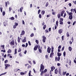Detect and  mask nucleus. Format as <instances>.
<instances>
[{"label":"nucleus","mask_w":76,"mask_h":76,"mask_svg":"<svg viewBox=\"0 0 76 76\" xmlns=\"http://www.w3.org/2000/svg\"><path fill=\"white\" fill-rule=\"evenodd\" d=\"M44 69H45L44 66V65H43L42 64H41L40 65V72H41V71H44Z\"/></svg>","instance_id":"obj_1"},{"label":"nucleus","mask_w":76,"mask_h":76,"mask_svg":"<svg viewBox=\"0 0 76 76\" xmlns=\"http://www.w3.org/2000/svg\"><path fill=\"white\" fill-rule=\"evenodd\" d=\"M60 60V57L58 56V57H56L55 58V60L56 61H59Z\"/></svg>","instance_id":"obj_2"},{"label":"nucleus","mask_w":76,"mask_h":76,"mask_svg":"<svg viewBox=\"0 0 76 76\" xmlns=\"http://www.w3.org/2000/svg\"><path fill=\"white\" fill-rule=\"evenodd\" d=\"M42 41L43 42H45L46 41V38L45 37V36H43L42 37Z\"/></svg>","instance_id":"obj_3"},{"label":"nucleus","mask_w":76,"mask_h":76,"mask_svg":"<svg viewBox=\"0 0 76 76\" xmlns=\"http://www.w3.org/2000/svg\"><path fill=\"white\" fill-rule=\"evenodd\" d=\"M18 25V23H16V22H15V25L13 26V28L14 29H15Z\"/></svg>","instance_id":"obj_4"},{"label":"nucleus","mask_w":76,"mask_h":76,"mask_svg":"<svg viewBox=\"0 0 76 76\" xmlns=\"http://www.w3.org/2000/svg\"><path fill=\"white\" fill-rule=\"evenodd\" d=\"M50 69H51V70H50V72L51 73V71L53 72V70H54V69H56V68H55V67L53 66H51L50 68Z\"/></svg>","instance_id":"obj_5"},{"label":"nucleus","mask_w":76,"mask_h":76,"mask_svg":"<svg viewBox=\"0 0 76 76\" xmlns=\"http://www.w3.org/2000/svg\"><path fill=\"white\" fill-rule=\"evenodd\" d=\"M47 51L48 53H51V48L50 47H48V48Z\"/></svg>","instance_id":"obj_6"},{"label":"nucleus","mask_w":76,"mask_h":76,"mask_svg":"<svg viewBox=\"0 0 76 76\" xmlns=\"http://www.w3.org/2000/svg\"><path fill=\"white\" fill-rule=\"evenodd\" d=\"M5 69H7L8 67H9V66H10V65L9 64H5Z\"/></svg>","instance_id":"obj_7"},{"label":"nucleus","mask_w":76,"mask_h":76,"mask_svg":"<svg viewBox=\"0 0 76 76\" xmlns=\"http://www.w3.org/2000/svg\"><path fill=\"white\" fill-rule=\"evenodd\" d=\"M10 45H15V42H14V40H13L10 42Z\"/></svg>","instance_id":"obj_8"},{"label":"nucleus","mask_w":76,"mask_h":76,"mask_svg":"<svg viewBox=\"0 0 76 76\" xmlns=\"http://www.w3.org/2000/svg\"><path fill=\"white\" fill-rule=\"evenodd\" d=\"M64 12H65L64 10H63L61 12V17H63V14L64 13Z\"/></svg>","instance_id":"obj_9"},{"label":"nucleus","mask_w":76,"mask_h":76,"mask_svg":"<svg viewBox=\"0 0 76 76\" xmlns=\"http://www.w3.org/2000/svg\"><path fill=\"white\" fill-rule=\"evenodd\" d=\"M25 31H24V30H23L22 31L21 34H20V35H25Z\"/></svg>","instance_id":"obj_10"},{"label":"nucleus","mask_w":76,"mask_h":76,"mask_svg":"<svg viewBox=\"0 0 76 76\" xmlns=\"http://www.w3.org/2000/svg\"><path fill=\"white\" fill-rule=\"evenodd\" d=\"M63 32V30H62V29H60L58 30V32L59 34H61V33H62V32Z\"/></svg>","instance_id":"obj_11"},{"label":"nucleus","mask_w":76,"mask_h":76,"mask_svg":"<svg viewBox=\"0 0 76 76\" xmlns=\"http://www.w3.org/2000/svg\"><path fill=\"white\" fill-rule=\"evenodd\" d=\"M38 45H37L36 46H35L34 49V51H36V50H37V49L38 48Z\"/></svg>","instance_id":"obj_12"},{"label":"nucleus","mask_w":76,"mask_h":76,"mask_svg":"<svg viewBox=\"0 0 76 76\" xmlns=\"http://www.w3.org/2000/svg\"><path fill=\"white\" fill-rule=\"evenodd\" d=\"M69 19H70V20H72V19H73V15H69Z\"/></svg>","instance_id":"obj_13"},{"label":"nucleus","mask_w":76,"mask_h":76,"mask_svg":"<svg viewBox=\"0 0 76 76\" xmlns=\"http://www.w3.org/2000/svg\"><path fill=\"white\" fill-rule=\"evenodd\" d=\"M45 12L44 10L42 11V12H41V14L42 15H44L45 14Z\"/></svg>","instance_id":"obj_14"},{"label":"nucleus","mask_w":76,"mask_h":76,"mask_svg":"<svg viewBox=\"0 0 76 76\" xmlns=\"http://www.w3.org/2000/svg\"><path fill=\"white\" fill-rule=\"evenodd\" d=\"M58 73V70H57V69H56L55 70V73L56 74V75H57V73Z\"/></svg>","instance_id":"obj_15"},{"label":"nucleus","mask_w":76,"mask_h":76,"mask_svg":"<svg viewBox=\"0 0 76 76\" xmlns=\"http://www.w3.org/2000/svg\"><path fill=\"white\" fill-rule=\"evenodd\" d=\"M57 55H58V57H60V56H61V53L58 52L57 53Z\"/></svg>","instance_id":"obj_16"},{"label":"nucleus","mask_w":76,"mask_h":76,"mask_svg":"<svg viewBox=\"0 0 76 76\" xmlns=\"http://www.w3.org/2000/svg\"><path fill=\"white\" fill-rule=\"evenodd\" d=\"M9 19L12 20H15V18L13 17H12L10 18Z\"/></svg>","instance_id":"obj_17"},{"label":"nucleus","mask_w":76,"mask_h":76,"mask_svg":"<svg viewBox=\"0 0 76 76\" xmlns=\"http://www.w3.org/2000/svg\"><path fill=\"white\" fill-rule=\"evenodd\" d=\"M69 51H71L72 50V47L70 46H69Z\"/></svg>","instance_id":"obj_18"},{"label":"nucleus","mask_w":76,"mask_h":76,"mask_svg":"<svg viewBox=\"0 0 76 76\" xmlns=\"http://www.w3.org/2000/svg\"><path fill=\"white\" fill-rule=\"evenodd\" d=\"M22 42H26V37H24V39L23 40Z\"/></svg>","instance_id":"obj_19"},{"label":"nucleus","mask_w":76,"mask_h":76,"mask_svg":"<svg viewBox=\"0 0 76 76\" xmlns=\"http://www.w3.org/2000/svg\"><path fill=\"white\" fill-rule=\"evenodd\" d=\"M12 52V50L10 49H9L8 51H7V53L9 54L10 53H11Z\"/></svg>","instance_id":"obj_20"},{"label":"nucleus","mask_w":76,"mask_h":76,"mask_svg":"<svg viewBox=\"0 0 76 76\" xmlns=\"http://www.w3.org/2000/svg\"><path fill=\"white\" fill-rule=\"evenodd\" d=\"M53 54H54V53H51L50 54V57H53Z\"/></svg>","instance_id":"obj_21"},{"label":"nucleus","mask_w":76,"mask_h":76,"mask_svg":"<svg viewBox=\"0 0 76 76\" xmlns=\"http://www.w3.org/2000/svg\"><path fill=\"white\" fill-rule=\"evenodd\" d=\"M18 42H20V37H18Z\"/></svg>","instance_id":"obj_22"},{"label":"nucleus","mask_w":76,"mask_h":76,"mask_svg":"<svg viewBox=\"0 0 76 76\" xmlns=\"http://www.w3.org/2000/svg\"><path fill=\"white\" fill-rule=\"evenodd\" d=\"M23 7H21L20 9V11L21 13H22V10H23Z\"/></svg>","instance_id":"obj_23"},{"label":"nucleus","mask_w":76,"mask_h":76,"mask_svg":"<svg viewBox=\"0 0 76 76\" xmlns=\"http://www.w3.org/2000/svg\"><path fill=\"white\" fill-rule=\"evenodd\" d=\"M57 17L59 19H60V17H61V15H60V14L59 13L57 15Z\"/></svg>","instance_id":"obj_24"},{"label":"nucleus","mask_w":76,"mask_h":76,"mask_svg":"<svg viewBox=\"0 0 76 76\" xmlns=\"http://www.w3.org/2000/svg\"><path fill=\"white\" fill-rule=\"evenodd\" d=\"M59 24L60 25H63V22L61 21V20H60L59 21Z\"/></svg>","instance_id":"obj_25"},{"label":"nucleus","mask_w":76,"mask_h":76,"mask_svg":"<svg viewBox=\"0 0 76 76\" xmlns=\"http://www.w3.org/2000/svg\"><path fill=\"white\" fill-rule=\"evenodd\" d=\"M66 36L67 37H70V35H69V32H68L66 33Z\"/></svg>","instance_id":"obj_26"},{"label":"nucleus","mask_w":76,"mask_h":76,"mask_svg":"<svg viewBox=\"0 0 76 76\" xmlns=\"http://www.w3.org/2000/svg\"><path fill=\"white\" fill-rule=\"evenodd\" d=\"M46 27H47V26L46 25H45L43 27V29H44V30H45V28H46Z\"/></svg>","instance_id":"obj_27"},{"label":"nucleus","mask_w":76,"mask_h":76,"mask_svg":"<svg viewBox=\"0 0 76 76\" xmlns=\"http://www.w3.org/2000/svg\"><path fill=\"white\" fill-rule=\"evenodd\" d=\"M48 5H49V3H48V2H46V4H45V7H47L48 6Z\"/></svg>","instance_id":"obj_28"},{"label":"nucleus","mask_w":76,"mask_h":76,"mask_svg":"<svg viewBox=\"0 0 76 76\" xmlns=\"http://www.w3.org/2000/svg\"><path fill=\"white\" fill-rule=\"evenodd\" d=\"M17 54V49H15V53L14 54Z\"/></svg>","instance_id":"obj_29"},{"label":"nucleus","mask_w":76,"mask_h":76,"mask_svg":"<svg viewBox=\"0 0 76 76\" xmlns=\"http://www.w3.org/2000/svg\"><path fill=\"white\" fill-rule=\"evenodd\" d=\"M7 23H6V22H4L3 24L4 25V26H6V25H7Z\"/></svg>","instance_id":"obj_30"},{"label":"nucleus","mask_w":76,"mask_h":76,"mask_svg":"<svg viewBox=\"0 0 76 76\" xmlns=\"http://www.w3.org/2000/svg\"><path fill=\"white\" fill-rule=\"evenodd\" d=\"M56 24L57 26H58V21H56Z\"/></svg>","instance_id":"obj_31"},{"label":"nucleus","mask_w":76,"mask_h":76,"mask_svg":"<svg viewBox=\"0 0 76 76\" xmlns=\"http://www.w3.org/2000/svg\"><path fill=\"white\" fill-rule=\"evenodd\" d=\"M44 71H42L41 72V73L40 74V75H41V76H42V75H43V74H44V72H43Z\"/></svg>","instance_id":"obj_32"},{"label":"nucleus","mask_w":76,"mask_h":76,"mask_svg":"<svg viewBox=\"0 0 76 76\" xmlns=\"http://www.w3.org/2000/svg\"><path fill=\"white\" fill-rule=\"evenodd\" d=\"M22 51V49L20 48H19V50H18V52L19 53V52H21Z\"/></svg>","instance_id":"obj_33"},{"label":"nucleus","mask_w":76,"mask_h":76,"mask_svg":"<svg viewBox=\"0 0 76 76\" xmlns=\"http://www.w3.org/2000/svg\"><path fill=\"white\" fill-rule=\"evenodd\" d=\"M1 47L2 48V49H4V45H1Z\"/></svg>","instance_id":"obj_34"},{"label":"nucleus","mask_w":76,"mask_h":76,"mask_svg":"<svg viewBox=\"0 0 76 76\" xmlns=\"http://www.w3.org/2000/svg\"><path fill=\"white\" fill-rule=\"evenodd\" d=\"M66 73H67V71H66L65 72H64L63 73V75H65L66 74Z\"/></svg>","instance_id":"obj_35"},{"label":"nucleus","mask_w":76,"mask_h":76,"mask_svg":"<svg viewBox=\"0 0 76 76\" xmlns=\"http://www.w3.org/2000/svg\"><path fill=\"white\" fill-rule=\"evenodd\" d=\"M6 14V12H5V11H4L2 12V15L3 16H4Z\"/></svg>","instance_id":"obj_36"},{"label":"nucleus","mask_w":76,"mask_h":76,"mask_svg":"<svg viewBox=\"0 0 76 76\" xmlns=\"http://www.w3.org/2000/svg\"><path fill=\"white\" fill-rule=\"evenodd\" d=\"M34 36V33H32L30 35L31 37H33Z\"/></svg>","instance_id":"obj_37"},{"label":"nucleus","mask_w":76,"mask_h":76,"mask_svg":"<svg viewBox=\"0 0 76 76\" xmlns=\"http://www.w3.org/2000/svg\"><path fill=\"white\" fill-rule=\"evenodd\" d=\"M72 14H73V13L71 12H69V16H70L71 15H72Z\"/></svg>","instance_id":"obj_38"},{"label":"nucleus","mask_w":76,"mask_h":76,"mask_svg":"<svg viewBox=\"0 0 76 76\" xmlns=\"http://www.w3.org/2000/svg\"><path fill=\"white\" fill-rule=\"evenodd\" d=\"M59 74L61 75V69H59L58 71Z\"/></svg>","instance_id":"obj_39"},{"label":"nucleus","mask_w":76,"mask_h":76,"mask_svg":"<svg viewBox=\"0 0 76 76\" xmlns=\"http://www.w3.org/2000/svg\"><path fill=\"white\" fill-rule=\"evenodd\" d=\"M35 42L36 43H37V44H38L39 43V42H38V40H35Z\"/></svg>","instance_id":"obj_40"},{"label":"nucleus","mask_w":76,"mask_h":76,"mask_svg":"<svg viewBox=\"0 0 76 76\" xmlns=\"http://www.w3.org/2000/svg\"><path fill=\"white\" fill-rule=\"evenodd\" d=\"M1 52H3V53H6V50H1Z\"/></svg>","instance_id":"obj_41"},{"label":"nucleus","mask_w":76,"mask_h":76,"mask_svg":"<svg viewBox=\"0 0 76 76\" xmlns=\"http://www.w3.org/2000/svg\"><path fill=\"white\" fill-rule=\"evenodd\" d=\"M39 51L40 53H42V50H41V49L40 48L39 49Z\"/></svg>","instance_id":"obj_42"},{"label":"nucleus","mask_w":76,"mask_h":76,"mask_svg":"<svg viewBox=\"0 0 76 76\" xmlns=\"http://www.w3.org/2000/svg\"><path fill=\"white\" fill-rule=\"evenodd\" d=\"M20 75H25V73L21 72L20 73Z\"/></svg>","instance_id":"obj_43"},{"label":"nucleus","mask_w":76,"mask_h":76,"mask_svg":"<svg viewBox=\"0 0 76 76\" xmlns=\"http://www.w3.org/2000/svg\"><path fill=\"white\" fill-rule=\"evenodd\" d=\"M31 71L30 70L29 71V72L28 73V76L31 75Z\"/></svg>","instance_id":"obj_44"},{"label":"nucleus","mask_w":76,"mask_h":76,"mask_svg":"<svg viewBox=\"0 0 76 76\" xmlns=\"http://www.w3.org/2000/svg\"><path fill=\"white\" fill-rule=\"evenodd\" d=\"M45 57L46 59H48V55H46L45 56Z\"/></svg>","instance_id":"obj_45"},{"label":"nucleus","mask_w":76,"mask_h":76,"mask_svg":"<svg viewBox=\"0 0 76 76\" xmlns=\"http://www.w3.org/2000/svg\"><path fill=\"white\" fill-rule=\"evenodd\" d=\"M45 32H46V33H48L49 32L48 31V29H46L45 30Z\"/></svg>","instance_id":"obj_46"},{"label":"nucleus","mask_w":76,"mask_h":76,"mask_svg":"<svg viewBox=\"0 0 76 76\" xmlns=\"http://www.w3.org/2000/svg\"><path fill=\"white\" fill-rule=\"evenodd\" d=\"M0 10H1V12H3V8L1 7L0 8Z\"/></svg>","instance_id":"obj_47"},{"label":"nucleus","mask_w":76,"mask_h":76,"mask_svg":"<svg viewBox=\"0 0 76 76\" xmlns=\"http://www.w3.org/2000/svg\"><path fill=\"white\" fill-rule=\"evenodd\" d=\"M39 18H42V16L41 15V14H39Z\"/></svg>","instance_id":"obj_48"},{"label":"nucleus","mask_w":76,"mask_h":76,"mask_svg":"<svg viewBox=\"0 0 76 76\" xmlns=\"http://www.w3.org/2000/svg\"><path fill=\"white\" fill-rule=\"evenodd\" d=\"M47 72V69H45L43 71L45 73Z\"/></svg>","instance_id":"obj_49"},{"label":"nucleus","mask_w":76,"mask_h":76,"mask_svg":"<svg viewBox=\"0 0 76 76\" xmlns=\"http://www.w3.org/2000/svg\"><path fill=\"white\" fill-rule=\"evenodd\" d=\"M5 4L6 7H7V2H5Z\"/></svg>","instance_id":"obj_50"},{"label":"nucleus","mask_w":76,"mask_h":76,"mask_svg":"<svg viewBox=\"0 0 76 76\" xmlns=\"http://www.w3.org/2000/svg\"><path fill=\"white\" fill-rule=\"evenodd\" d=\"M74 9H72L71 10V12H74Z\"/></svg>","instance_id":"obj_51"},{"label":"nucleus","mask_w":76,"mask_h":76,"mask_svg":"<svg viewBox=\"0 0 76 76\" xmlns=\"http://www.w3.org/2000/svg\"><path fill=\"white\" fill-rule=\"evenodd\" d=\"M61 39H62V40L63 41L64 40V36H62L61 37Z\"/></svg>","instance_id":"obj_52"},{"label":"nucleus","mask_w":76,"mask_h":76,"mask_svg":"<svg viewBox=\"0 0 76 76\" xmlns=\"http://www.w3.org/2000/svg\"><path fill=\"white\" fill-rule=\"evenodd\" d=\"M19 56H20V57H22V53L21 52L19 54Z\"/></svg>","instance_id":"obj_53"},{"label":"nucleus","mask_w":76,"mask_h":76,"mask_svg":"<svg viewBox=\"0 0 76 76\" xmlns=\"http://www.w3.org/2000/svg\"><path fill=\"white\" fill-rule=\"evenodd\" d=\"M28 45H30V46L31 45V42H30V41H28Z\"/></svg>","instance_id":"obj_54"},{"label":"nucleus","mask_w":76,"mask_h":76,"mask_svg":"<svg viewBox=\"0 0 76 76\" xmlns=\"http://www.w3.org/2000/svg\"><path fill=\"white\" fill-rule=\"evenodd\" d=\"M63 56H66V52L65 51H64L63 53Z\"/></svg>","instance_id":"obj_55"},{"label":"nucleus","mask_w":76,"mask_h":76,"mask_svg":"<svg viewBox=\"0 0 76 76\" xmlns=\"http://www.w3.org/2000/svg\"><path fill=\"white\" fill-rule=\"evenodd\" d=\"M61 48V45H60L58 47V49H60Z\"/></svg>","instance_id":"obj_56"},{"label":"nucleus","mask_w":76,"mask_h":76,"mask_svg":"<svg viewBox=\"0 0 76 76\" xmlns=\"http://www.w3.org/2000/svg\"><path fill=\"white\" fill-rule=\"evenodd\" d=\"M64 46L62 48L61 51H64Z\"/></svg>","instance_id":"obj_57"},{"label":"nucleus","mask_w":76,"mask_h":76,"mask_svg":"<svg viewBox=\"0 0 76 76\" xmlns=\"http://www.w3.org/2000/svg\"><path fill=\"white\" fill-rule=\"evenodd\" d=\"M8 62V61L7 60H6L4 61L5 63H7Z\"/></svg>","instance_id":"obj_58"},{"label":"nucleus","mask_w":76,"mask_h":76,"mask_svg":"<svg viewBox=\"0 0 76 76\" xmlns=\"http://www.w3.org/2000/svg\"><path fill=\"white\" fill-rule=\"evenodd\" d=\"M41 12V10H39L38 11V14H39V13Z\"/></svg>","instance_id":"obj_59"},{"label":"nucleus","mask_w":76,"mask_h":76,"mask_svg":"<svg viewBox=\"0 0 76 76\" xmlns=\"http://www.w3.org/2000/svg\"><path fill=\"white\" fill-rule=\"evenodd\" d=\"M65 16H66V13H64L63 17L64 18H65Z\"/></svg>","instance_id":"obj_60"},{"label":"nucleus","mask_w":76,"mask_h":76,"mask_svg":"<svg viewBox=\"0 0 76 76\" xmlns=\"http://www.w3.org/2000/svg\"><path fill=\"white\" fill-rule=\"evenodd\" d=\"M9 11H11V10H12V8H11V7H10L9 8Z\"/></svg>","instance_id":"obj_61"},{"label":"nucleus","mask_w":76,"mask_h":76,"mask_svg":"<svg viewBox=\"0 0 76 76\" xmlns=\"http://www.w3.org/2000/svg\"><path fill=\"white\" fill-rule=\"evenodd\" d=\"M50 16H51L50 15H47L46 16L48 18H49V17H50Z\"/></svg>","instance_id":"obj_62"},{"label":"nucleus","mask_w":76,"mask_h":76,"mask_svg":"<svg viewBox=\"0 0 76 76\" xmlns=\"http://www.w3.org/2000/svg\"><path fill=\"white\" fill-rule=\"evenodd\" d=\"M33 63L34 64H36V62H35V61L34 60L33 61Z\"/></svg>","instance_id":"obj_63"},{"label":"nucleus","mask_w":76,"mask_h":76,"mask_svg":"<svg viewBox=\"0 0 76 76\" xmlns=\"http://www.w3.org/2000/svg\"><path fill=\"white\" fill-rule=\"evenodd\" d=\"M76 23V21H74L73 24H72V25H75V24Z\"/></svg>","instance_id":"obj_64"}]
</instances>
